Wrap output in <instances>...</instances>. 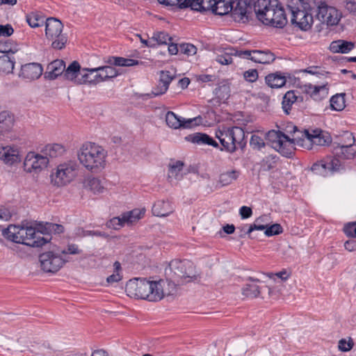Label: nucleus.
<instances>
[{
    "instance_id": "nucleus-1",
    "label": "nucleus",
    "mask_w": 356,
    "mask_h": 356,
    "mask_svg": "<svg viewBox=\"0 0 356 356\" xmlns=\"http://www.w3.org/2000/svg\"><path fill=\"white\" fill-rule=\"evenodd\" d=\"M36 227H24L16 224H9L2 230V236L16 243L40 248L50 242L52 234H60L65 231L62 224H35Z\"/></svg>"
},
{
    "instance_id": "nucleus-2",
    "label": "nucleus",
    "mask_w": 356,
    "mask_h": 356,
    "mask_svg": "<svg viewBox=\"0 0 356 356\" xmlns=\"http://www.w3.org/2000/svg\"><path fill=\"white\" fill-rule=\"evenodd\" d=\"M164 281H151L146 278H134L127 282L125 291L131 298L156 302L164 297Z\"/></svg>"
},
{
    "instance_id": "nucleus-3",
    "label": "nucleus",
    "mask_w": 356,
    "mask_h": 356,
    "mask_svg": "<svg viewBox=\"0 0 356 356\" xmlns=\"http://www.w3.org/2000/svg\"><path fill=\"white\" fill-rule=\"evenodd\" d=\"M254 12L264 24L282 29L287 24L285 10L278 0H257Z\"/></svg>"
},
{
    "instance_id": "nucleus-4",
    "label": "nucleus",
    "mask_w": 356,
    "mask_h": 356,
    "mask_svg": "<svg viewBox=\"0 0 356 356\" xmlns=\"http://www.w3.org/2000/svg\"><path fill=\"white\" fill-rule=\"evenodd\" d=\"M107 152L94 143H85L78 152L80 163L88 170L97 172L104 168Z\"/></svg>"
},
{
    "instance_id": "nucleus-5",
    "label": "nucleus",
    "mask_w": 356,
    "mask_h": 356,
    "mask_svg": "<svg viewBox=\"0 0 356 356\" xmlns=\"http://www.w3.org/2000/svg\"><path fill=\"white\" fill-rule=\"evenodd\" d=\"M268 137L272 142V147L281 155L286 158L293 156L296 150L294 141L297 140L296 138L291 139L281 131L275 130L268 131Z\"/></svg>"
},
{
    "instance_id": "nucleus-6",
    "label": "nucleus",
    "mask_w": 356,
    "mask_h": 356,
    "mask_svg": "<svg viewBox=\"0 0 356 356\" xmlns=\"http://www.w3.org/2000/svg\"><path fill=\"white\" fill-rule=\"evenodd\" d=\"M77 174V165L73 163H65L57 166L51 175V183L57 186H65L71 182Z\"/></svg>"
},
{
    "instance_id": "nucleus-7",
    "label": "nucleus",
    "mask_w": 356,
    "mask_h": 356,
    "mask_svg": "<svg viewBox=\"0 0 356 356\" xmlns=\"http://www.w3.org/2000/svg\"><path fill=\"white\" fill-rule=\"evenodd\" d=\"M169 268L172 273L173 279H186L190 280H196L198 275L195 271V266L189 260L175 259L170 262Z\"/></svg>"
},
{
    "instance_id": "nucleus-8",
    "label": "nucleus",
    "mask_w": 356,
    "mask_h": 356,
    "mask_svg": "<svg viewBox=\"0 0 356 356\" xmlns=\"http://www.w3.org/2000/svg\"><path fill=\"white\" fill-rule=\"evenodd\" d=\"M85 71H90V68H82L78 61L74 60L67 67L65 66L62 77L76 85H90V81L88 80V76Z\"/></svg>"
},
{
    "instance_id": "nucleus-9",
    "label": "nucleus",
    "mask_w": 356,
    "mask_h": 356,
    "mask_svg": "<svg viewBox=\"0 0 356 356\" xmlns=\"http://www.w3.org/2000/svg\"><path fill=\"white\" fill-rule=\"evenodd\" d=\"M246 280L252 282V283L246 284L243 288V294L245 296L249 298L261 296L264 298L266 296H272V289L265 284L259 278L250 276L247 277Z\"/></svg>"
},
{
    "instance_id": "nucleus-10",
    "label": "nucleus",
    "mask_w": 356,
    "mask_h": 356,
    "mask_svg": "<svg viewBox=\"0 0 356 356\" xmlns=\"http://www.w3.org/2000/svg\"><path fill=\"white\" fill-rule=\"evenodd\" d=\"M39 260L42 270L51 273L58 271L66 262L58 253L52 251L40 254Z\"/></svg>"
},
{
    "instance_id": "nucleus-11",
    "label": "nucleus",
    "mask_w": 356,
    "mask_h": 356,
    "mask_svg": "<svg viewBox=\"0 0 356 356\" xmlns=\"http://www.w3.org/2000/svg\"><path fill=\"white\" fill-rule=\"evenodd\" d=\"M317 19L327 26L337 25L340 20V15L337 8L328 6L325 2H321L317 8Z\"/></svg>"
},
{
    "instance_id": "nucleus-12",
    "label": "nucleus",
    "mask_w": 356,
    "mask_h": 356,
    "mask_svg": "<svg viewBox=\"0 0 356 356\" xmlns=\"http://www.w3.org/2000/svg\"><path fill=\"white\" fill-rule=\"evenodd\" d=\"M48 163L49 159L44 155L29 152L24 159V168L27 172L38 173L45 168Z\"/></svg>"
},
{
    "instance_id": "nucleus-13",
    "label": "nucleus",
    "mask_w": 356,
    "mask_h": 356,
    "mask_svg": "<svg viewBox=\"0 0 356 356\" xmlns=\"http://www.w3.org/2000/svg\"><path fill=\"white\" fill-rule=\"evenodd\" d=\"M292 14L291 22L292 24L298 27L300 30L307 31L311 28L313 22L312 14L305 10L289 6Z\"/></svg>"
},
{
    "instance_id": "nucleus-14",
    "label": "nucleus",
    "mask_w": 356,
    "mask_h": 356,
    "mask_svg": "<svg viewBox=\"0 0 356 356\" xmlns=\"http://www.w3.org/2000/svg\"><path fill=\"white\" fill-rule=\"evenodd\" d=\"M256 1L254 0H238L235 6L231 10L232 17L235 21L248 19L254 11Z\"/></svg>"
},
{
    "instance_id": "nucleus-15",
    "label": "nucleus",
    "mask_w": 356,
    "mask_h": 356,
    "mask_svg": "<svg viewBox=\"0 0 356 356\" xmlns=\"http://www.w3.org/2000/svg\"><path fill=\"white\" fill-rule=\"evenodd\" d=\"M341 169V163L336 159H332L327 157L325 159L314 163L311 170L316 175L326 176L328 172H337Z\"/></svg>"
},
{
    "instance_id": "nucleus-16",
    "label": "nucleus",
    "mask_w": 356,
    "mask_h": 356,
    "mask_svg": "<svg viewBox=\"0 0 356 356\" xmlns=\"http://www.w3.org/2000/svg\"><path fill=\"white\" fill-rule=\"evenodd\" d=\"M350 138L353 140V143L348 145H337L333 147V158L332 159H336L339 163H341V168L342 167L341 160L345 159H353L356 155V151L353 147V144L355 143V137L352 134H350Z\"/></svg>"
},
{
    "instance_id": "nucleus-17",
    "label": "nucleus",
    "mask_w": 356,
    "mask_h": 356,
    "mask_svg": "<svg viewBox=\"0 0 356 356\" xmlns=\"http://www.w3.org/2000/svg\"><path fill=\"white\" fill-rule=\"evenodd\" d=\"M216 137L219 140L222 147L220 150H225L229 153H234L237 149V147H235L233 134L232 127H225L222 129H218L216 131Z\"/></svg>"
},
{
    "instance_id": "nucleus-18",
    "label": "nucleus",
    "mask_w": 356,
    "mask_h": 356,
    "mask_svg": "<svg viewBox=\"0 0 356 356\" xmlns=\"http://www.w3.org/2000/svg\"><path fill=\"white\" fill-rule=\"evenodd\" d=\"M90 71L96 72L95 79L90 81V85H96L100 82L116 77L118 75L116 69L110 65L90 68Z\"/></svg>"
},
{
    "instance_id": "nucleus-19",
    "label": "nucleus",
    "mask_w": 356,
    "mask_h": 356,
    "mask_svg": "<svg viewBox=\"0 0 356 356\" xmlns=\"http://www.w3.org/2000/svg\"><path fill=\"white\" fill-rule=\"evenodd\" d=\"M302 136L312 145L318 146L329 145L332 143V138L328 133L321 130H314L313 134H310L308 130L305 129Z\"/></svg>"
},
{
    "instance_id": "nucleus-20",
    "label": "nucleus",
    "mask_w": 356,
    "mask_h": 356,
    "mask_svg": "<svg viewBox=\"0 0 356 356\" xmlns=\"http://www.w3.org/2000/svg\"><path fill=\"white\" fill-rule=\"evenodd\" d=\"M145 213V208H136L122 213L121 216L113 217L109 220V222H113L116 220L118 222H135L143 219Z\"/></svg>"
},
{
    "instance_id": "nucleus-21",
    "label": "nucleus",
    "mask_w": 356,
    "mask_h": 356,
    "mask_svg": "<svg viewBox=\"0 0 356 356\" xmlns=\"http://www.w3.org/2000/svg\"><path fill=\"white\" fill-rule=\"evenodd\" d=\"M42 71V67L40 63H27L22 65L19 76L23 79L35 80L40 77Z\"/></svg>"
},
{
    "instance_id": "nucleus-22",
    "label": "nucleus",
    "mask_w": 356,
    "mask_h": 356,
    "mask_svg": "<svg viewBox=\"0 0 356 356\" xmlns=\"http://www.w3.org/2000/svg\"><path fill=\"white\" fill-rule=\"evenodd\" d=\"M0 159L8 165H13L21 161L18 149L11 146L0 147Z\"/></svg>"
},
{
    "instance_id": "nucleus-23",
    "label": "nucleus",
    "mask_w": 356,
    "mask_h": 356,
    "mask_svg": "<svg viewBox=\"0 0 356 356\" xmlns=\"http://www.w3.org/2000/svg\"><path fill=\"white\" fill-rule=\"evenodd\" d=\"M65 63L63 60L56 59L50 63L47 67L44 73V78L49 80H54L58 76H63Z\"/></svg>"
},
{
    "instance_id": "nucleus-24",
    "label": "nucleus",
    "mask_w": 356,
    "mask_h": 356,
    "mask_svg": "<svg viewBox=\"0 0 356 356\" xmlns=\"http://www.w3.org/2000/svg\"><path fill=\"white\" fill-rule=\"evenodd\" d=\"M327 83L322 86H314L311 83L304 86V92L309 94L316 101H320L328 95Z\"/></svg>"
},
{
    "instance_id": "nucleus-25",
    "label": "nucleus",
    "mask_w": 356,
    "mask_h": 356,
    "mask_svg": "<svg viewBox=\"0 0 356 356\" xmlns=\"http://www.w3.org/2000/svg\"><path fill=\"white\" fill-rule=\"evenodd\" d=\"M63 24L54 17H49L45 21V35L47 38H53L56 35L63 33Z\"/></svg>"
},
{
    "instance_id": "nucleus-26",
    "label": "nucleus",
    "mask_w": 356,
    "mask_h": 356,
    "mask_svg": "<svg viewBox=\"0 0 356 356\" xmlns=\"http://www.w3.org/2000/svg\"><path fill=\"white\" fill-rule=\"evenodd\" d=\"M174 76L169 71H161L159 82L156 88L152 90L154 96H158L164 94L168 89L170 82Z\"/></svg>"
},
{
    "instance_id": "nucleus-27",
    "label": "nucleus",
    "mask_w": 356,
    "mask_h": 356,
    "mask_svg": "<svg viewBox=\"0 0 356 356\" xmlns=\"http://www.w3.org/2000/svg\"><path fill=\"white\" fill-rule=\"evenodd\" d=\"M185 139L193 143L208 145L213 146V147H219L218 143L213 138L204 133L189 134L185 138Z\"/></svg>"
},
{
    "instance_id": "nucleus-28",
    "label": "nucleus",
    "mask_w": 356,
    "mask_h": 356,
    "mask_svg": "<svg viewBox=\"0 0 356 356\" xmlns=\"http://www.w3.org/2000/svg\"><path fill=\"white\" fill-rule=\"evenodd\" d=\"M173 209V207L169 201L158 200L154 204L152 211L154 216L164 217L172 213Z\"/></svg>"
},
{
    "instance_id": "nucleus-29",
    "label": "nucleus",
    "mask_w": 356,
    "mask_h": 356,
    "mask_svg": "<svg viewBox=\"0 0 356 356\" xmlns=\"http://www.w3.org/2000/svg\"><path fill=\"white\" fill-rule=\"evenodd\" d=\"M14 116L8 111L0 113V137L10 132L14 125Z\"/></svg>"
},
{
    "instance_id": "nucleus-30",
    "label": "nucleus",
    "mask_w": 356,
    "mask_h": 356,
    "mask_svg": "<svg viewBox=\"0 0 356 356\" xmlns=\"http://www.w3.org/2000/svg\"><path fill=\"white\" fill-rule=\"evenodd\" d=\"M250 60L254 63L269 64L275 60V54L269 50H253V55Z\"/></svg>"
},
{
    "instance_id": "nucleus-31",
    "label": "nucleus",
    "mask_w": 356,
    "mask_h": 356,
    "mask_svg": "<svg viewBox=\"0 0 356 356\" xmlns=\"http://www.w3.org/2000/svg\"><path fill=\"white\" fill-rule=\"evenodd\" d=\"M265 81L271 88H280L286 84V79L282 72H276L266 76Z\"/></svg>"
},
{
    "instance_id": "nucleus-32",
    "label": "nucleus",
    "mask_w": 356,
    "mask_h": 356,
    "mask_svg": "<svg viewBox=\"0 0 356 356\" xmlns=\"http://www.w3.org/2000/svg\"><path fill=\"white\" fill-rule=\"evenodd\" d=\"M234 3L233 0H216L213 3L212 13L221 16L227 15L232 10Z\"/></svg>"
},
{
    "instance_id": "nucleus-33",
    "label": "nucleus",
    "mask_w": 356,
    "mask_h": 356,
    "mask_svg": "<svg viewBox=\"0 0 356 356\" xmlns=\"http://www.w3.org/2000/svg\"><path fill=\"white\" fill-rule=\"evenodd\" d=\"M355 47V43L343 40H338L331 42L330 49L334 53L347 54Z\"/></svg>"
},
{
    "instance_id": "nucleus-34",
    "label": "nucleus",
    "mask_w": 356,
    "mask_h": 356,
    "mask_svg": "<svg viewBox=\"0 0 356 356\" xmlns=\"http://www.w3.org/2000/svg\"><path fill=\"white\" fill-rule=\"evenodd\" d=\"M65 152L64 146L58 143L47 145L42 150L43 155L48 159L61 156Z\"/></svg>"
},
{
    "instance_id": "nucleus-35",
    "label": "nucleus",
    "mask_w": 356,
    "mask_h": 356,
    "mask_svg": "<svg viewBox=\"0 0 356 356\" xmlns=\"http://www.w3.org/2000/svg\"><path fill=\"white\" fill-rule=\"evenodd\" d=\"M232 134L235 147L243 149L247 144L244 130L239 127H232Z\"/></svg>"
},
{
    "instance_id": "nucleus-36",
    "label": "nucleus",
    "mask_w": 356,
    "mask_h": 356,
    "mask_svg": "<svg viewBox=\"0 0 356 356\" xmlns=\"http://www.w3.org/2000/svg\"><path fill=\"white\" fill-rule=\"evenodd\" d=\"M230 83L227 80L220 82L218 87L214 90L216 97L220 101L227 100L230 96Z\"/></svg>"
},
{
    "instance_id": "nucleus-37",
    "label": "nucleus",
    "mask_w": 356,
    "mask_h": 356,
    "mask_svg": "<svg viewBox=\"0 0 356 356\" xmlns=\"http://www.w3.org/2000/svg\"><path fill=\"white\" fill-rule=\"evenodd\" d=\"M298 100V97L295 94L294 90H289L284 95L282 107L285 114L289 115L291 110V106L293 103Z\"/></svg>"
},
{
    "instance_id": "nucleus-38",
    "label": "nucleus",
    "mask_w": 356,
    "mask_h": 356,
    "mask_svg": "<svg viewBox=\"0 0 356 356\" xmlns=\"http://www.w3.org/2000/svg\"><path fill=\"white\" fill-rule=\"evenodd\" d=\"M84 187L94 193H102L104 190V186L102 184V181L99 179L92 177H87L84 182Z\"/></svg>"
},
{
    "instance_id": "nucleus-39",
    "label": "nucleus",
    "mask_w": 356,
    "mask_h": 356,
    "mask_svg": "<svg viewBox=\"0 0 356 356\" xmlns=\"http://www.w3.org/2000/svg\"><path fill=\"white\" fill-rule=\"evenodd\" d=\"M15 66V58L9 55L3 54L0 56V72L9 74L12 73Z\"/></svg>"
},
{
    "instance_id": "nucleus-40",
    "label": "nucleus",
    "mask_w": 356,
    "mask_h": 356,
    "mask_svg": "<svg viewBox=\"0 0 356 356\" xmlns=\"http://www.w3.org/2000/svg\"><path fill=\"white\" fill-rule=\"evenodd\" d=\"M19 45L12 40L0 42V52L8 55L14 54L19 51Z\"/></svg>"
},
{
    "instance_id": "nucleus-41",
    "label": "nucleus",
    "mask_w": 356,
    "mask_h": 356,
    "mask_svg": "<svg viewBox=\"0 0 356 356\" xmlns=\"http://www.w3.org/2000/svg\"><path fill=\"white\" fill-rule=\"evenodd\" d=\"M345 93H339L331 97L330 106L332 110L340 111L345 108Z\"/></svg>"
},
{
    "instance_id": "nucleus-42",
    "label": "nucleus",
    "mask_w": 356,
    "mask_h": 356,
    "mask_svg": "<svg viewBox=\"0 0 356 356\" xmlns=\"http://www.w3.org/2000/svg\"><path fill=\"white\" fill-rule=\"evenodd\" d=\"M48 40L51 41V47L57 50H61L65 47L67 42V37L65 33H60L56 35L53 38H47Z\"/></svg>"
},
{
    "instance_id": "nucleus-43",
    "label": "nucleus",
    "mask_w": 356,
    "mask_h": 356,
    "mask_svg": "<svg viewBox=\"0 0 356 356\" xmlns=\"http://www.w3.org/2000/svg\"><path fill=\"white\" fill-rule=\"evenodd\" d=\"M238 175L239 172L234 170L222 173L219 177V183L222 186H227L237 179Z\"/></svg>"
},
{
    "instance_id": "nucleus-44",
    "label": "nucleus",
    "mask_w": 356,
    "mask_h": 356,
    "mask_svg": "<svg viewBox=\"0 0 356 356\" xmlns=\"http://www.w3.org/2000/svg\"><path fill=\"white\" fill-rule=\"evenodd\" d=\"M279 157L276 155H268L261 161V169L264 171H269L275 168L277 165Z\"/></svg>"
},
{
    "instance_id": "nucleus-45",
    "label": "nucleus",
    "mask_w": 356,
    "mask_h": 356,
    "mask_svg": "<svg viewBox=\"0 0 356 356\" xmlns=\"http://www.w3.org/2000/svg\"><path fill=\"white\" fill-rule=\"evenodd\" d=\"M165 122L172 129H180L181 117L172 111H168L165 114Z\"/></svg>"
},
{
    "instance_id": "nucleus-46",
    "label": "nucleus",
    "mask_w": 356,
    "mask_h": 356,
    "mask_svg": "<svg viewBox=\"0 0 356 356\" xmlns=\"http://www.w3.org/2000/svg\"><path fill=\"white\" fill-rule=\"evenodd\" d=\"M152 40L156 43V45L168 44L169 42H171L172 38L165 31H157L153 33Z\"/></svg>"
},
{
    "instance_id": "nucleus-47",
    "label": "nucleus",
    "mask_w": 356,
    "mask_h": 356,
    "mask_svg": "<svg viewBox=\"0 0 356 356\" xmlns=\"http://www.w3.org/2000/svg\"><path fill=\"white\" fill-rule=\"evenodd\" d=\"M142 61L132 58H126L123 57H117L114 58V65L122 67H131L134 65H143Z\"/></svg>"
},
{
    "instance_id": "nucleus-48",
    "label": "nucleus",
    "mask_w": 356,
    "mask_h": 356,
    "mask_svg": "<svg viewBox=\"0 0 356 356\" xmlns=\"http://www.w3.org/2000/svg\"><path fill=\"white\" fill-rule=\"evenodd\" d=\"M26 22L33 28L41 26L44 23V19L42 17L35 14L27 15Z\"/></svg>"
},
{
    "instance_id": "nucleus-49",
    "label": "nucleus",
    "mask_w": 356,
    "mask_h": 356,
    "mask_svg": "<svg viewBox=\"0 0 356 356\" xmlns=\"http://www.w3.org/2000/svg\"><path fill=\"white\" fill-rule=\"evenodd\" d=\"M184 165V162L181 161H177L172 164H169V177H175V179L178 178V173L182 170Z\"/></svg>"
},
{
    "instance_id": "nucleus-50",
    "label": "nucleus",
    "mask_w": 356,
    "mask_h": 356,
    "mask_svg": "<svg viewBox=\"0 0 356 356\" xmlns=\"http://www.w3.org/2000/svg\"><path fill=\"white\" fill-rule=\"evenodd\" d=\"M103 236V237H108L109 236L108 234H106L105 232H102L100 231H85L83 229L78 227L76 230V232L74 233V236Z\"/></svg>"
},
{
    "instance_id": "nucleus-51",
    "label": "nucleus",
    "mask_w": 356,
    "mask_h": 356,
    "mask_svg": "<svg viewBox=\"0 0 356 356\" xmlns=\"http://www.w3.org/2000/svg\"><path fill=\"white\" fill-rule=\"evenodd\" d=\"M283 232L281 224H267L264 234L267 236L278 235Z\"/></svg>"
},
{
    "instance_id": "nucleus-52",
    "label": "nucleus",
    "mask_w": 356,
    "mask_h": 356,
    "mask_svg": "<svg viewBox=\"0 0 356 356\" xmlns=\"http://www.w3.org/2000/svg\"><path fill=\"white\" fill-rule=\"evenodd\" d=\"M114 266V273L108 276L106 279V281L109 284H113L115 282H118L122 279V276L119 273V271L121 270V264L119 261H115L113 264Z\"/></svg>"
},
{
    "instance_id": "nucleus-53",
    "label": "nucleus",
    "mask_w": 356,
    "mask_h": 356,
    "mask_svg": "<svg viewBox=\"0 0 356 356\" xmlns=\"http://www.w3.org/2000/svg\"><path fill=\"white\" fill-rule=\"evenodd\" d=\"M200 120V116L194 118L186 119L181 117L180 129H191L198 124L197 123V120Z\"/></svg>"
},
{
    "instance_id": "nucleus-54",
    "label": "nucleus",
    "mask_w": 356,
    "mask_h": 356,
    "mask_svg": "<svg viewBox=\"0 0 356 356\" xmlns=\"http://www.w3.org/2000/svg\"><path fill=\"white\" fill-rule=\"evenodd\" d=\"M179 50L181 53H183L187 56L195 55L197 52L196 47L189 43L180 44Z\"/></svg>"
},
{
    "instance_id": "nucleus-55",
    "label": "nucleus",
    "mask_w": 356,
    "mask_h": 356,
    "mask_svg": "<svg viewBox=\"0 0 356 356\" xmlns=\"http://www.w3.org/2000/svg\"><path fill=\"white\" fill-rule=\"evenodd\" d=\"M250 145L253 149H260L265 146V143L260 136L252 135L250 138Z\"/></svg>"
},
{
    "instance_id": "nucleus-56",
    "label": "nucleus",
    "mask_w": 356,
    "mask_h": 356,
    "mask_svg": "<svg viewBox=\"0 0 356 356\" xmlns=\"http://www.w3.org/2000/svg\"><path fill=\"white\" fill-rule=\"evenodd\" d=\"M63 254H79L82 253V250L79 248V245L74 243H69L66 249L61 251Z\"/></svg>"
},
{
    "instance_id": "nucleus-57",
    "label": "nucleus",
    "mask_w": 356,
    "mask_h": 356,
    "mask_svg": "<svg viewBox=\"0 0 356 356\" xmlns=\"http://www.w3.org/2000/svg\"><path fill=\"white\" fill-rule=\"evenodd\" d=\"M354 346V342L352 339L350 338L348 341L346 339H341L339 341L338 347L339 349L342 352H347L350 350Z\"/></svg>"
},
{
    "instance_id": "nucleus-58",
    "label": "nucleus",
    "mask_w": 356,
    "mask_h": 356,
    "mask_svg": "<svg viewBox=\"0 0 356 356\" xmlns=\"http://www.w3.org/2000/svg\"><path fill=\"white\" fill-rule=\"evenodd\" d=\"M304 72H307L311 74L315 75H322L325 76L329 74L330 72H326L319 66H310L303 70Z\"/></svg>"
},
{
    "instance_id": "nucleus-59",
    "label": "nucleus",
    "mask_w": 356,
    "mask_h": 356,
    "mask_svg": "<svg viewBox=\"0 0 356 356\" xmlns=\"http://www.w3.org/2000/svg\"><path fill=\"white\" fill-rule=\"evenodd\" d=\"M343 231L348 237L356 238V224H345Z\"/></svg>"
},
{
    "instance_id": "nucleus-60",
    "label": "nucleus",
    "mask_w": 356,
    "mask_h": 356,
    "mask_svg": "<svg viewBox=\"0 0 356 356\" xmlns=\"http://www.w3.org/2000/svg\"><path fill=\"white\" fill-rule=\"evenodd\" d=\"M243 76L247 81L253 83L258 79V72L255 69L249 70L244 72Z\"/></svg>"
},
{
    "instance_id": "nucleus-61",
    "label": "nucleus",
    "mask_w": 356,
    "mask_h": 356,
    "mask_svg": "<svg viewBox=\"0 0 356 356\" xmlns=\"http://www.w3.org/2000/svg\"><path fill=\"white\" fill-rule=\"evenodd\" d=\"M13 213L8 208L1 207L0 208V220L4 221H9L10 220H15L16 219H13L12 217L13 216Z\"/></svg>"
},
{
    "instance_id": "nucleus-62",
    "label": "nucleus",
    "mask_w": 356,
    "mask_h": 356,
    "mask_svg": "<svg viewBox=\"0 0 356 356\" xmlns=\"http://www.w3.org/2000/svg\"><path fill=\"white\" fill-rule=\"evenodd\" d=\"M230 54L237 56L241 58H245L250 60V57L252 56L253 55V50L233 49Z\"/></svg>"
},
{
    "instance_id": "nucleus-63",
    "label": "nucleus",
    "mask_w": 356,
    "mask_h": 356,
    "mask_svg": "<svg viewBox=\"0 0 356 356\" xmlns=\"http://www.w3.org/2000/svg\"><path fill=\"white\" fill-rule=\"evenodd\" d=\"M14 33V29L10 24L0 25V36L9 37Z\"/></svg>"
},
{
    "instance_id": "nucleus-64",
    "label": "nucleus",
    "mask_w": 356,
    "mask_h": 356,
    "mask_svg": "<svg viewBox=\"0 0 356 356\" xmlns=\"http://www.w3.org/2000/svg\"><path fill=\"white\" fill-rule=\"evenodd\" d=\"M345 8L350 13L356 15V0H344Z\"/></svg>"
}]
</instances>
